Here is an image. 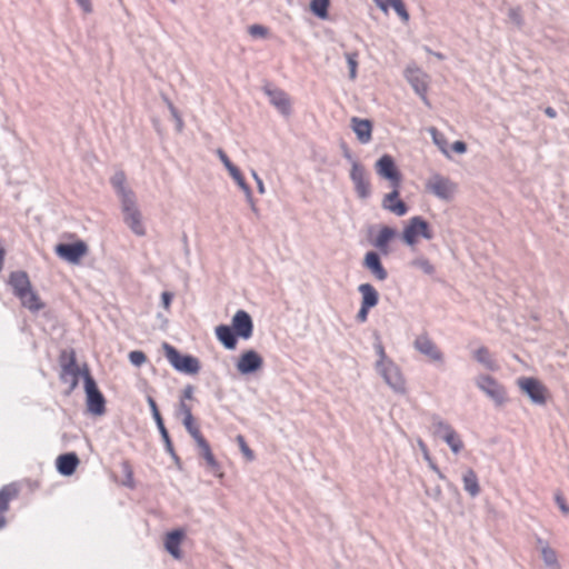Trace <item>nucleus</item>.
Returning <instances> with one entry per match:
<instances>
[{
	"label": "nucleus",
	"mask_w": 569,
	"mask_h": 569,
	"mask_svg": "<svg viewBox=\"0 0 569 569\" xmlns=\"http://www.w3.org/2000/svg\"><path fill=\"white\" fill-rule=\"evenodd\" d=\"M8 284L21 305L30 311H39L44 308L38 293L32 289L31 281L26 271H12L8 278Z\"/></svg>",
	"instance_id": "1"
},
{
	"label": "nucleus",
	"mask_w": 569,
	"mask_h": 569,
	"mask_svg": "<svg viewBox=\"0 0 569 569\" xmlns=\"http://www.w3.org/2000/svg\"><path fill=\"white\" fill-rule=\"evenodd\" d=\"M59 363L61 367L60 380L68 385L66 396H70L78 387L79 377H83L84 368L80 369L77 365L76 352L73 349L62 350L59 356Z\"/></svg>",
	"instance_id": "2"
},
{
	"label": "nucleus",
	"mask_w": 569,
	"mask_h": 569,
	"mask_svg": "<svg viewBox=\"0 0 569 569\" xmlns=\"http://www.w3.org/2000/svg\"><path fill=\"white\" fill-rule=\"evenodd\" d=\"M163 350L170 365L180 372L197 375L200 371V361L190 355H181L173 346L164 342Z\"/></svg>",
	"instance_id": "3"
},
{
	"label": "nucleus",
	"mask_w": 569,
	"mask_h": 569,
	"mask_svg": "<svg viewBox=\"0 0 569 569\" xmlns=\"http://www.w3.org/2000/svg\"><path fill=\"white\" fill-rule=\"evenodd\" d=\"M83 380L88 411L96 416L103 415L106 412V399L99 390L87 366H84Z\"/></svg>",
	"instance_id": "4"
},
{
	"label": "nucleus",
	"mask_w": 569,
	"mask_h": 569,
	"mask_svg": "<svg viewBox=\"0 0 569 569\" xmlns=\"http://www.w3.org/2000/svg\"><path fill=\"white\" fill-rule=\"evenodd\" d=\"M376 369L381 375L386 383L399 395L407 391L406 379L400 368L392 361H377Z\"/></svg>",
	"instance_id": "5"
},
{
	"label": "nucleus",
	"mask_w": 569,
	"mask_h": 569,
	"mask_svg": "<svg viewBox=\"0 0 569 569\" xmlns=\"http://www.w3.org/2000/svg\"><path fill=\"white\" fill-rule=\"evenodd\" d=\"M121 210L123 214V221L128 228L138 237L146 236L147 230L142 221L141 211L137 204L136 197L122 201Z\"/></svg>",
	"instance_id": "6"
},
{
	"label": "nucleus",
	"mask_w": 569,
	"mask_h": 569,
	"mask_svg": "<svg viewBox=\"0 0 569 569\" xmlns=\"http://www.w3.org/2000/svg\"><path fill=\"white\" fill-rule=\"evenodd\" d=\"M477 387L489 397L496 406H503L507 400L506 388L489 375H480L476 379Z\"/></svg>",
	"instance_id": "7"
},
{
	"label": "nucleus",
	"mask_w": 569,
	"mask_h": 569,
	"mask_svg": "<svg viewBox=\"0 0 569 569\" xmlns=\"http://www.w3.org/2000/svg\"><path fill=\"white\" fill-rule=\"evenodd\" d=\"M426 189L437 198L450 201L457 192V184L448 177L433 173L426 182Z\"/></svg>",
	"instance_id": "8"
},
{
	"label": "nucleus",
	"mask_w": 569,
	"mask_h": 569,
	"mask_svg": "<svg viewBox=\"0 0 569 569\" xmlns=\"http://www.w3.org/2000/svg\"><path fill=\"white\" fill-rule=\"evenodd\" d=\"M419 236L428 240L433 238L429 223L420 216H416L409 220L403 229L402 239L408 246H415Z\"/></svg>",
	"instance_id": "9"
},
{
	"label": "nucleus",
	"mask_w": 569,
	"mask_h": 569,
	"mask_svg": "<svg viewBox=\"0 0 569 569\" xmlns=\"http://www.w3.org/2000/svg\"><path fill=\"white\" fill-rule=\"evenodd\" d=\"M376 171L379 177L389 180L392 188H400L402 177L391 156L383 154L376 162Z\"/></svg>",
	"instance_id": "10"
},
{
	"label": "nucleus",
	"mask_w": 569,
	"mask_h": 569,
	"mask_svg": "<svg viewBox=\"0 0 569 569\" xmlns=\"http://www.w3.org/2000/svg\"><path fill=\"white\" fill-rule=\"evenodd\" d=\"M517 385L533 403L543 406L547 402V389L538 379L522 377L518 379Z\"/></svg>",
	"instance_id": "11"
},
{
	"label": "nucleus",
	"mask_w": 569,
	"mask_h": 569,
	"mask_svg": "<svg viewBox=\"0 0 569 569\" xmlns=\"http://www.w3.org/2000/svg\"><path fill=\"white\" fill-rule=\"evenodd\" d=\"M350 179L358 198L365 200L371 196L370 180L367 177L365 167L358 161H352Z\"/></svg>",
	"instance_id": "12"
},
{
	"label": "nucleus",
	"mask_w": 569,
	"mask_h": 569,
	"mask_svg": "<svg viewBox=\"0 0 569 569\" xmlns=\"http://www.w3.org/2000/svg\"><path fill=\"white\" fill-rule=\"evenodd\" d=\"M88 252L86 242L79 240L73 243H59L56 247V253L71 263H79L80 259Z\"/></svg>",
	"instance_id": "13"
},
{
	"label": "nucleus",
	"mask_w": 569,
	"mask_h": 569,
	"mask_svg": "<svg viewBox=\"0 0 569 569\" xmlns=\"http://www.w3.org/2000/svg\"><path fill=\"white\" fill-rule=\"evenodd\" d=\"M413 347L430 360L435 362H443L442 351L427 333L419 335L413 341Z\"/></svg>",
	"instance_id": "14"
},
{
	"label": "nucleus",
	"mask_w": 569,
	"mask_h": 569,
	"mask_svg": "<svg viewBox=\"0 0 569 569\" xmlns=\"http://www.w3.org/2000/svg\"><path fill=\"white\" fill-rule=\"evenodd\" d=\"M263 366V359L262 357L254 350H247L244 351L237 361V370L241 375H249L252 373L259 369H261Z\"/></svg>",
	"instance_id": "15"
},
{
	"label": "nucleus",
	"mask_w": 569,
	"mask_h": 569,
	"mask_svg": "<svg viewBox=\"0 0 569 569\" xmlns=\"http://www.w3.org/2000/svg\"><path fill=\"white\" fill-rule=\"evenodd\" d=\"M406 79L411 84L416 93H418L421 99L428 103L427 99V90H428V76L422 72L418 68H407L406 69Z\"/></svg>",
	"instance_id": "16"
},
{
	"label": "nucleus",
	"mask_w": 569,
	"mask_h": 569,
	"mask_svg": "<svg viewBox=\"0 0 569 569\" xmlns=\"http://www.w3.org/2000/svg\"><path fill=\"white\" fill-rule=\"evenodd\" d=\"M232 329L238 337L249 339L253 332V322L250 315L244 310H238L232 317Z\"/></svg>",
	"instance_id": "17"
},
{
	"label": "nucleus",
	"mask_w": 569,
	"mask_h": 569,
	"mask_svg": "<svg viewBox=\"0 0 569 569\" xmlns=\"http://www.w3.org/2000/svg\"><path fill=\"white\" fill-rule=\"evenodd\" d=\"M264 93L269 97L270 103L283 116H290L291 101L289 96L279 88L266 87Z\"/></svg>",
	"instance_id": "18"
},
{
	"label": "nucleus",
	"mask_w": 569,
	"mask_h": 569,
	"mask_svg": "<svg viewBox=\"0 0 569 569\" xmlns=\"http://www.w3.org/2000/svg\"><path fill=\"white\" fill-rule=\"evenodd\" d=\"M362 266L369 270L378 281H385L388 278V271L383 267L379 253L376 251H368L366 253Z\"/></svg>",
	"instance_id": "19"
},
{
	"label": "nucleus",
	"mask_w": 569,
	"mask_h": 569,
	"mask_svg": "<svg viewBox=\"0 0 569 569\" xmlns=\"http://www.w3.org/2000/svg\"><path fill=\"white\" fill-rule=\"evenodd\" d=\"M19 495V488L16 483H9L0 489V530L6 527V512L9 510L10 502Z\"/></svg>",
	"instance_id": "20"
},
{
	"label": "nucleus",
	"mask_w": 569,
	"mask_h": 569,
	"mask_svg": "<svg viewBox=\"0 0 569 569\" xmlns=\"http://www.w3.org/2000/svg\"><path fill=\"white\" fill-rule=\"evenodd\" d=\"M400 188H392V191L387 193L382 199V208L395 213L398 217H402L408 212V206L399 199Z\"/></svg>",
	"instance_id": "21"
},
{
	"label": "nucleus",
	"mask_w": 569,
	"mask_h": 569,
	"mask_svg": "<svg viewBox=\"0 0 569 569\" xmlns=\"http://www.w3.org/2000/svg\"><path fill=\"white\" fill-rule=\"evenodd\" d=\"M110 183L114 189L117 196L120 199V202L136 197V193L132 189L127 186V177L122 170H118L110 179Z\"/></svg>",
	"instance_id": "22"
},
{
	"label": "nucleus",
	"mask_w": 569,
	"mask_h": 569,
	"mask_svg": "<svg viewBox=\"0 0 569 569\" xmlns=\"http://www.w3.org/2000/svg\"><path fill=\"white\" fill-rule=\"evenodd\" d=\"M199 448V456L202 457L207 463L208 469L217 477H222L221 466L214 458L209 442L204 439L197 442Z\"/></svg>",
	"instance_id": "23"
},
{
	"label": "nucleus",
	"mask_w": 569,
	"mask_h": 569,
	"mask_svg": "<svg viewBox=\"0 0 569 569\" xmlns=\"http://www.w3.org/2000/svg\"><path fill=\"white\" fill-rule=\"evenodd\" d=\"M351 128L360 143L367 144L372 139V122L368 119L351 118Z\"/></svg>",
	"instance_id": "24"
},
{
	"label": "nucleus",
	"mask_w": 569,
	"mask_h": 569,
	"mask_svg": "<svg viewBox=\"0 0 569 569\" xmlns=\"http://www.w3.org/2000/svg\"><path fill=\"white\" fill-rule=\"evenodd\" d=\"M183 538L184 532L180 529L168 532L164 538L166 550L177 560H180L182 558L180 545Z\"/></svg>",
	"instance_id": "25"
},
{
	"label": "nucleus",
	"mask_w": 569,
	"mask_h": 569,
	"mask_svg": "<svg viewBox=\"0 0 569 569\" xmlns=\"http://www.w3.org/2000/svg\"><path fill=\"white\" fill-rule=\"evenodd\" d=\"M79 463L80 460L74 452L60 455L56 461L57 470L62 476L73 475Z\"/></svg>",
	"instance_id": "26"
},
{
	"label": "nucleus",
	"mask_w": 569,
	"mask_h": 569,
	"mask_svg": "<svg viewBox=\"0 0 569 569\" xmlns=\"http://www.w3.org/2000/svg\"><path fill=\"white\" fill-rule=\"evenodd\" d=\"M396 237V230L391 227L383 226L377 238L373 241V246L385 256L389 254V242Z\"/></svg>",
	"instance_id": "27"
},
{
	"label": "nucleus",
	"mask_w": 569,
	"mask_h": 569,
	"mask_svg": "<svg viewBox=\"0 0 569 569\" xmlns=\"http://www.w3.org/2000/svg\"><path fill=\"white\" fill-rule=\"evenodd\" d=\"M216 336L224 348L232 350L237 346V335L233 329L227 325H220L216 328Z\"/></svg>",
	"instance_id": "28"
},
{
	"label": "nucleus",
	"mask_w": 569,
	"mask_h": 569,
	"mask_svg": "<svg viewBox=\"0 0 569 569\" xmlns=\"http://www.w3.org/2000/svg\"><path fill=\"white\" fill-rule=\"evenodd\" d=\"M358 291L361 295V305L373 308L379 302V293L371 283H361L358 287Z\"/></svg>",
	"instance_id": "29"
},
{
	"label": "nucleus",
	"mask_w": 569,
	"mask_h": 569,
	"mask_svg": "<svg viewBox=\"0 0 569 569\" xmlns=\"http://www.w3.org/2000/svg\"><path fill=\"white\" fill-rule=\"evenodd\" d=\"M538 545L541 547V557L545 565L550 569H561L557 552L553 550L547 542H545L541 538L537 539Z\"/></svg>",
	"instance_id": "30"
},
{
	"label": "nucleus",
	"mask_w": 569,
	"mask_h": 569,
	"mask_svg": "<svg viewBox=\"0 0 569 569\" xmlns=\"http://www.w3.org/2000/svg\"><path fill=\"white\" fill-rule=\"evenodd\" d=\"M473 358L481 363L486 369L490 371H497L499 369L498 363L490 355L487 347H480L473 352Z\"/></svg>",
	"instance_id": "31"
},
{
	"label": "nucleus",
	"mask_w": 569,
	"mask_h": 569,
	"mask_svg": "<svg viewBox=\"0 0 569 569\" xmlns=\"http://www.w3.org/2000/svg\"><path fill=\"white\" fill-rule=\"evenodd\" d=\"M463 489L471 496L477 497L480 493V486L477 473L468 469L462 476Z\"/></svg>",
	"instance_id": "32"
},
{
	"label": "nucleus",
	"mask_w": 569,
	"mask_h": 569,
	"mask_svg": "<svg viewBox=\"0 0 569 569\" xmlns=\"http://www.w3.org/2000/svg\"><path fill=\"white\" fill-rule=\"evenodd\" d=\"M121 471L124 476L123 480L121 481V485L134 489L136 488V481L133 478V468L129 460H122L120 463Z\"/></svg>",
	"instance_id": "33"
},
{
	"label": "nucleus",
	"mask_w": 569,
	"mask_h": 569,
	"mask_svg": "<svg viewBox=\"0 0 569 569\" xmlns=\"http://www.w3.org/2000/svg\"><path fill=\"white\" fill-rule=\"evenodd\" d=\"M410 266L420 269L425 274L432 276L436 272L435 266L423 256H419L410 261Z\"/></svg>",
	"instance_id": "34"
},
{
	"label": "nucleus",
	"mask_w": 569,
	"mask_h": 569,
	"mask_svg": "<svg viewBox=\"0 0 569 569\" xmlns=\"http://www.w3.org/2000/svg\"><path fill=\"white\" fill-rule=\"evenodd\" d=\"M156 423H157V427L159 429V432L161 435V438L164 442V447H166V451L168 453H170L172 457L177 458V455L174 452V448H173V445H172V441L170 439V436H169V432L163 423V419L162 418H159L157 420H154Z\"/></svg>",
	"instance_id": "35"
},
{
	"label": "nucleus",
	"mask_w": 569,
	"mask_h": 569,
	"mask_svg": "<svg viewBox=\"0 0 569 569\" xmlns=\"http://www.w3.org/2000/svg\"><path fill=\"white\" fill-rule=\"evenodd\" d=\"M329 6L330 0H311L310 10L316 17L320 19H327Z\"/></svg>",
	"instance_id": "36"
},
{
	"label": "nucleus",
	"mask_w": 569,
	"mask_h": 569,
	"mask_svg": "<svg viewBox=\"0 0 569 569\" xmlns=\"http://www.w3.org/2000/svg\"><path fill=\"white\" fill-rule=\"evenodd\" d=\"M442 439L455 453H459L463 448V442L456 430L450 431L448 435H443Z\"/></svg>",
	"instance_id": "37"
},
{
	"label": "nucleus",
	"mask_w": 569,
	"mask_h": 569,
	"mask_svg": "<svg viewBox=\"0 0 569 569\" xmlns=\"http://www.w3.org/2000/svg\"><path fill=\"white\" fill-rule=\"evenodd\" d=\"M182 423H183L184 428L187 429V431L189 432V435L193 438L196 443L199 442L200 440L204 439V437L201 433L200 428L197 425L193 417H191V418L188 417V419H182Z\"/></svg>",
	"instance_id": "38"
},
{
	"label": "nucleus",
	"mask_w": 569,
	"mask_h": 569,
	"mask_svg": "<svg viewBox=\"0 0 569 569\" xmlns=\"http://www.w3.org/2000/svg\"><path fill=\"white\" fill-rule=\"evenodd\" d=\"M431 423L435 429V432L437 435H441V437L455 430L448 422L442 420L438 415H433L431 417Z\"/></svg>",
	"instance_id": "39"
},
{
	"label": "nucleus",
	"mask_w": 569,
	"mask_h": 569,
	"mask_svg": "<svg viewBox=\"0 0 569 569\" xmlns=\"http://www.w3.org/2000/svg\"><path fill=\"white\" fill-rule=\"evenodd\" d=\"M346 59H347V63L349 67V78L351 80H355L357 78L358 53L357 52H347Z\"/></svg>",
	"instance_id": "40"
},
{
	"label": "nucleus",
	"mask_w": 569,
	"mask_h": 569,
	"mask_svg": "<svg viewBox=\"0 0 569 569\" xmlns=\"http://www.w3.org/2000/svg\"><path fill=\"white\" fill-rule=\"evenodd\" d=\"M163 99H164V102H166V103H167V106H168V109H169V111H170V113H171L172 118H173V119H174V121H176L177 130H178L179 132H181V131H182V129H183L184 123H183V120H182V118H181V116H180V113H179L178 109L174 107V104L170 101V99H169V98L164 97Z\"/></svg>",
	"instance_id": "41"
},
{
	"label": "nucleus",
	"mask_w": 569,
	"mask_h": 569,
	"mask_svg": "<svg viewBox=\"0 0 569 569\" xmlns=\"http://www.w3.org/2000/svg\"><path fill=\"white\" fill-rule=\"evenodd\" d=\"M389 7H392L393 10L396 11V13L401 18V20L403 22H408L409 21V13L406 9V6L405 3L402 2V0H391L389 1Z\"/></svg>",
	"instance_id": "42"
},
{
	"label": "nucleus",
	"mask_w": 569,
	"mask_h": 569,
	"mask_svg": "<svg viewBox=\"0 0 569 569\" xmlns=\"http://www.w3.org/2000/svg\"><path fill=\"white\" fill-rule=\"evenodd\" d=\"M508 18L518 29L522 28L523 17L519 7L510 8L508 10Z\"/></svg>",
	"instance_id": "43"
},
{
	"label": "nucleus",
	"mask_w": 569,
	"mask_h": 569,
	"mask_svg": "<svg viewBox=\"0 0 569 569\" xmlns=\"http://www.w3.org/2000/svg\"><path fill=\"white\" fill-rule=\"evenodd\" d=\"M236 441L246 459L248 461H252L254 459V452L247 445L244 437L242 435H238Z\"/></svg>",
	"instance_id": "44"
},
{
	"label": "nucleus",
	"mask_w": 569,
	"mask_h": 569,
	"mask_svg": "<svg viewBox=\"0 0 569 569\" xmlns=\"http://www.w3.org/2000/svg\"><path fill=\"white\" fill-rule=\"evenodd\" d=\"M229 174L232 177V179L236 181V183L239 186V188L243 191V192H248V189H250V186L246 182L241 171L239 170L238 167H236L234 169H232Z\"/></svg>",
	"instance_id": "45"
},
{
	"label": "nucleus",
	"mask_w": 569,
	"mask_h": 569,
	"mask_svg": "<svg viewBox=\"0 0 569 569\" xmlns=\"http://www.w3.org/2000/svg\"><path fill=\"white\" fill-rule=\"evenodd\" d=\"M129 360L133 366L140 367L147 361V356L140 350H134L129 353Z\"/></svg>",
	"instance_id": "46"
},
{
	"label": "nucleus",
	"mask_w": 569,
	"mask_h": 569,
	"mask_svg": "<svg viewBox=\"0 0 569 569\" xmlns=\"http://www.w3.org/2000/svg\"><path fill=\"white\" fill-rule=\"evenodd\" d=\"M249 34L252 37L264 38L268 34V28L262 24H252L248 29Z\"/></svg>",
	"instance_id": "47"
},
{
	"label": "nucleus",
	"mask_w": 569,
	"mask_h": 569,
	"mask_svg": "<svg viewBox=\"0 0 569 569\" xmlns=\"http://www.w3.org/2000/svg\"><path fill=\"white\" fill-rule=\"evenodd\" d=\"M431 132L433 136L435 143L440 148V150L442 151L443 154H446L447 157H450L448 150L446 149L447 142H446L445 138L442 136L439 137L436 129H432Z\"/></svg>",
	"instance_id": "48"
},
{
	"label": "nucleus",
	"mask_w": 569,
	"mask_h": 569,
	"mask_svg": "<svg viewBox=\"0 0 569 569\" xmlns=\"http://www.w3.org/2000/svg\"><path fill=\"white\" fill-rule=\"evenodd\" d=\"M178 412H179V415L182 416V419H188V417L189 418L193 417L191 406H189L183 400H180V402H179Z\"/></svg>",
	"instance_id": "49"
},
{
	"label": "nucleus",
	"mask_w": 569,
	"mask_h": 569,
	"mask_svg": "<svg viewBox=\"0 0 569 569\" xmlns=\"http://www.w3.org/2000/svg\"><path fill=\"white\" fill-rule=\"evenodd\" d=\"M217 154L221 162L223 163V166L226 167V169L228 170V172L236 168V166L230 161L229 157L222 149H218Z\"/></svg>",
	"instance_id": "50"
},
{
	"label": "nucleus",
	"mask_w": 569,
	"mask_h": 569,
	"mask_svg": "<svg viewBox=\"0 0 569 569\" xmlns=\"http://www.w3.org/2000/svg\"><path fill=\"white\" fill-rule=\"evenodd\" d=\"M555 499H556V502H557L559 509L561 510V512L563 515L568 516L569 515V506L566 502V499L560 493H557Z\"/></svg>",
	"instance_id": "51"
},
{
	"label": "nucleus",
	"mask_w": 569,
	"mask_h": 569,
	"mask_svg": "<svg viewBox=\"0 0 569 569\" xmlns=\"http://www.w3.org/2000/svg\"><path fill=\"white\" fill-rule=\"evenodd\" d=\"M147 401H148V405H149L150 410L152 412L153 419L157 420L159 418H162L161 415H160V411L158 409L156 400L151 396H148Z\"/></svg>",
	"instance_id": "52"
},
{
	"label": "nucleus",
	"mask_w": 569,
	"mask_h": 569,
	"mask_svg": "<svg viewBox=\"0 0 569 569\" xmlns=\"http://www.w3.org/2000/svg\"><path fill=\"white\" fill-rule=\"evenodd\" d=\"M370 309L371 308L367 307V305L366 306L361 305L360 309H359V311H358V313L356 316L357 321L360 322V323L366 322L367 319H368V313H369Z\"/></svg>",
	"instance_id": "53"
},
{
	"label": "nucleus",
	"mask_w": 569,
	"mask_h": 569,
	"mask_svg": "<svg viewBox=\"0 0 569 569\" xmlns=\"http://www.w3.org/2000/svg\"><path fill=\"white\" fill-rule=\"evenodd\" d=\"M193 392H194V387L192 385H187L184 387V389L182 390L181 400H183V401L192 400L193 399Z\"/></svg>",
	"instance_id": "54"
},
{
	"label": "nucleus",
	"mask_w": 569,
	"mask_h": 569,
	"mask_svg": "<svg viewBox=\"0 0 569 569\" xmlns=\"http://www.w3.org/2000/svg\"><path fill=\"white\" fill-rule=\"evenodd\" d=\"M452 150L457 153H465L467 150V144L463 141H455L452 143Z\"/></svg>",
	"instance_id": "55"
},
{
	"label": "nucleus",
	"mask_w": 569,
	"mask_h": 569,
	"mask_svg": "<svg viewBox=\"0 0 569 569\" xmlns=\"http://www.w3.org/2000/svg\"><path fill=\"white\" fill-rule=\"evenodd\" d=\"M376 351L379 356V360L378 361H390L391 359H389L386 355V351H385V348L379 342L378 345H376Z\"/></svg>",
	"instance_id": "56"
},
{
	"label": "nucleus",
	"mask_w": 569,
	"mask_h": 569,
	"mask_svg": "<svg viewBox=\"0 0 569 569\" xmlns=\"http://www.w3.org/2000/svg\"><path fill=\"white\" fill-rule=\"evenodd\" d=\"M79 7L86 12L90 13L92 11V4L90 0H76Z\"/></svg>",
	"instance_id": "57"
},
{
	"label": "nucleus",
	"mask_w": 569,
	"mask_h": 569,
	"mask_svg": "<svg viewBox=\"0 0 569 569\" xmlns=\"http://www.w3.org/2000/svg\"><path fill=\"white\" fill-rule=\"evenodd\" d=\"M172 298H173L172 293H170L168 291L162 292L161 299H162V305L166 309H168L170 307Z\"/></svg>",
	"instance_id": "58"
},
{
	"label": "nucleus",
	"mask_w": 569,
	"mask_h": 569,
	"mask_svg": "<svg viewBox=\"0 0 569 569\" xmlns=\"http://www.w3.org/2000/svg\"><path fill=\"white\" fill-rule=\"evenodd\" d=\"M244 196H246V199H247V202L250 204L252 211H257V206H256V202H254V199H253V196H252V191H251V188L248 189V192H243Z\"/></svg>",
	"instance_id": "59"
},
{
	"label": "nucleus",
	"mask_w": 569,
	"mask_h": 569,
	"mask_svg": "<svg viewBox=\"0 0 569 569\" xmlns=\"http://www.w3.org/2000/svg\"><path fill=\"white\" fill-rule=\"evenodd\" d=\"M545 114L548 117V118H556L557 117V111L552 108V107H547L545 109Z\"/></svg>",
	"instance_id": "60"
},
{
	"label": "nucleus",
	"mask_w": 569,
	"mask_h": 569,
	"mask_svg": "<svg viewBox=\"0 0 569 569\" xmlns=\"http://www.w3.org/2000/svg\"><path fill=\"white\" fill-rule=\"evenodd\" d=\"M426 51L430 54H433L437 59L443 60L445 56L441 52H435L430 48L426 47Z\"/></svg>",
	"instance_id": "61"
},
{
	"label": "nucleus",
	"mask_w": 569,
	"mask_h": 569,
	"mask_svg": "<svg viewBox=\"0 0 569 569\" xmlns=\"http://www.w3.org/2000/svg\"><path fill=\"white\" fill-rule=\"evenodd\" d=\"M4 257H6V250L2 247H0V271L3 268Z\"/></svg>",
	"instance_id": "62"
},
{
	"label": "nucleus",
	"mask_w": 569,
	"mask_h": 569,
	"mask_svg": "<svg viewBox=\"0 0 569 569\" xmlns=\"http://www.w3.org/2000/svg\"><path fill=\"white\" fill-rule=\"evenodd\" d=\"M257 188H258L259 193L263 194L266 192L264 184H263L262 180L258 181Z\"/></svg>",
	"instance_id": "63"
},
{
	"label": "nucleus",
	"mask_w": 569,
	"mask_h": 569,
	"mask_svg": "<svg viewBox=\"0 0 569 569\" xmlns=\"http://www.w3.org/2000/svg\"><path fill=\"white\" fill-rule=\"evenodd\" d=\"M429 467H430L435 472H436V471H438V469H439V468H438V466H437L433 461H430Z\"/></svg>",
	"instance_id": "64"
}]
</instances>
